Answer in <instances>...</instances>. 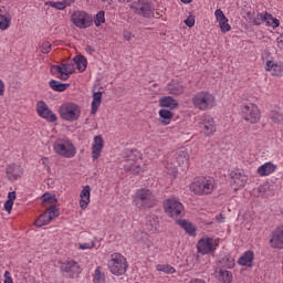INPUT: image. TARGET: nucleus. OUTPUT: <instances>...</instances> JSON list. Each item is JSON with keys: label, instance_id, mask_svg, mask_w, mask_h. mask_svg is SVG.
I'll use <instances>...</instances> for the list:
<instances>
[{"label": "nucleus", "instance_id": "obj_1", "mask_svg": "<svg viewBox=\"0 0 283 283\" xmlns=\"http://www.w3.org/2000/svg\"><path fill=\"white\" fill-rule=\"evenodd\" d=\"M189 149L181 147L177 149L171 158H167L163 161L165 170L169 176L176 178L178 174V167H189Z\"/></svg>", "mask_w": 283, "mask_h": 283}, {"label": "nucleus", "instance_id": "obj_2", "mask_svg": "<svg viewBox=\"0 0 283 283\" xmlns=\"http://www.w3.org/2000/svg\"><path fill=\"white\" fill-rule=\"evenodd\" d=\"M124 169L134 176L143 174L145 167L143 166V155L138 150H126L124 156Z\"/></svg>", "mask_w": 283, "mask_h": 283}, {"label": "nucleus", "instance_id": "obj_3", "mask_svg": "<svg viewBox=\"0 0 283 283\" xmlns=\"http://www.w3.org/2000/svg\"><path fill=\"white\" fill-rule=\"evenodd\" d=\"M189 189L195 196H209L216 190V179L211 177H198L189 184Z\"/></svg>", "mask_w": 283, "mask_h": 283}, {"label": "nucleus", "instance_id": "obj_4", "mask_svg": "<svg viewBox=\"0 0 283 283\" xmlns=\"http://www.w3.org/2000/svg\"><path fill=\"white\" fill-rule=\"evenodd\" d=\"M133 205L140 211L151 209L156 206V195L149 189H137L133 196Z\"/></svg>", "mask_w": 283, "mask_h": 283}, {"label": "nucleus", "instance_id": "obj_5", "mask_svg": "<svg viewBox=\"0 0 283 283\" xmlns=\"http://www.w3.org/2000/svg\"><path fill=\"white\" fill-rule=\"evenodd\" d=\"M127 259L119 252H114L111 254L107 261V269L112 275H125L128 269Z\"/></svg>", "mask_w": 283, "mask_h": 283}, {"label": "nucleus", "instance_id": "obj_6", "mask_svg": "<svg viewBox=\"0 0 283 283\" xmlns=\"http://www.w3.org/2000/svg\"><path fill=\"white\" fill-rule=\"evenodd\" d=\"M57 113L62 120L66 123H76L81 118V106L74 102H65L60 105Z\"/></svg>", "mask_w": 283, "mask_h": 283}, {"label": "nucleus", "instance_id": "obj_7", "mask_svg": "<svg viewBox=\"0 0 283 283\" xmlns=\"http://www.w3.org/2000/svg\"><path fill=\"white\" fill-rule=\"evenodd\" d=\"M192 105L196 109L207 112V109H213L216 107V96L209 92H198L192 96Z\"/></svg>", "mask_w": 283, "mask_h": 283}, {"label": "nucleus", "instance_id": "obj_8", "mask_svg": "<svg viewBox=\"0 0 283 283\" xmlns=\"http://www.w3.org/2000/svg\"><path fill=\"white\" fill-rule=\"evenodd\" d=\"M54 153L61 158H74L76 156V146L70 139L57 138L53 143Z\"/></svg>", "mask_w": 283, "mask_h": 283}, {"label": "nucleus", "instance_id": "obj_9", "mask_svg": "<svg viewBox=\"0 0 283 283\" xmlns=\"http://www.w3.org/2000/svg\"><path fill=\"white\" fill-rule=\"evenodd\" d=\"M241 115L243 120L250 123L251 125H255L260 123L262 118V113L260 112V107L253 103H244L241 106Z\"/></svg>", "mask_w": 283, "mask_h": 283}, {"label": "nucleus", "instance_id": "obj_10", "mask_svg": "<svg viewBox=\"0 0 283 283\" xmlns=\"http://www.w3.org/2000/svg\"><path fill=\"white\" fill-rule=\"evenodd\" d=\"M220 247V239L213 237L205 235L197 242V251L201 255H209V253H214Z\"/></svg>", "mask_w": 283, "mask_h": 283}, {"label": "nucleus", "instance_id": "obj_11", "mask_svg": "<svg viewBox=\"0 0 283 283\" xmlns=\"http://www.w3.org/2000/svg\"><path fill=\"white\" fill-rule=\"evenodd\" d=\"M71 23L78 28V30H87V28H92L94 20L90 13L76 10L71 14Z\"/></svg>", "mask_w": 283, "mask_h": 283}, {"label": "nucleus", "instance_id": "obj_12", "mask_svg": "<svg viewBox=\"0 0 283 283\" xmlns=\"http://www.w3.org/2000/svg\"><path fill=\"white\" fill-rule=\"evenodd\" d=\"M164 211L169 218H180L185 211V206L177 198L170 197L164 201Z\"/></svg>", "mask_w": 283, "mask_h": 283}, {"label": "nucleus", "instance_id": "obj_13", "mask_svg": "<svg viewBox=\"0 0 283 283\" xmlns=\"http://www.w3.org/2000/svg\"><path fill=\"white\" fill-rule=\"evenodd\" d=\"M199 129L206 138H211V136H214L216 132H218L216 119L209 115L202 116L201 120L199 122Z\"/></svg>", "mask_w": 283, "mask_h": 283}, {"label": "nucleus", "instance_id": "obj_14", "mask_svg": "<svg viewBox=\"0 0 283 283\" xmlns=\"http://www.w3.org/2000/svg\"><path fill=\"white\" fill-rule=\"evenodd\" d=\"M130 10L135 12V14H139V17H144L145 19H151L154 17V9L151 4H149L145 0H137L130 4Z\"/></svg>", "mask_w": 283, "mask_h": 283}, {"label": "nucleus", "instance_id": "obj_15", "mask_svg": "<svg viewBox=\"0 0 283 283\" xmlns=\"http://www.w3.org/2000/svg\"><path fill=\"white\" fill-rule=\"evenodd\" d=\"M51 74L61 81H67L71 74H74V64L64 63L51 66Z\"/></svg>", "mask_w": 283, "mask_h": 283}, {"label": "nucleus", "instance_id": "obj_16", "mask_svg": "<svg viewBox=\"0 0 283 283\" xmlns=\"http://www.w3.org/2000/svg\"><path fill=\"white\" fill-rule=\"evenodd\" d=\"M36 113L40 118H43L48 123H56L59 120V117H56V114L52 109H50V106L43 101H39L36 103Z\"/></svg>", "mask_w": 283, "mask_h": 283}, {"label": "nucleus", "instance_id": "obj_17", "mask_svg": "<svg viewBox=\"0 0 283 283\" xmlns=\"http://www.w3.org/2000/svg\"><path fill=\"white\" fill-rule=\"evenodd\" d=\"M249 178L247 177V175L238 169L230 172V185L232 189H234V191L244 188Z\"/></svg>", "mask_w": 283, "mask_h": 283}, {"label": "nucleus", "instance_id": "obj_18", "mask_svg": "<svg viewBox=\"0 0 283 283\" xmlns=\"http://www.w3.org/2000/svg\"><path fill=\"white\" fill-rule=\"evenodd\" d=\"M61 271L66 277H78L81 275V265L74 260L65 261L61 264Z\"/></svg>", "mask_w": 283, "mask_h": 283}, {"label": "nucleus", "instance_id": "obj_19", "mask_svg": "<svg viewBox=\"0 0 283 283\" xmlns=\"http://www.w3.org/2000/svg\"><path fill=\"white\" fill-rule=\"evenodd\" d=\"M54 218H59V209L51 207L35 220V227H45V224H50Z\"/></svg>", "mask_w": 283, "mask_h": 283}, {"label": "nucleus", "instance_id": "obj_20", "mask_svg": "<svg viewBox=\"0 0 283 283\" xmlns=\"http://www.w3.org/2000/svg\"><path fill=\"white\" fill-rule=\"evenodd\" d=\"M185 82L180 80H171L165 87L166 92L171 96H180L185 94Z\"/></svg>", "mask_w": 283, "mask_h": 283}, {"label": "nucleus", "instance_id": "obj_21", "mask_svg": "<svg viewBox=\"0 0 283 283\" xmlns=\"http://www.w3.org/2000/svg\"><path fill=\"white\" fill-rule=\"evenodd\" d=\"M214 17L222 34H227V32H231V24H229V18L224 15V12L222 11V9H217L214 11Z\"/></svg>", "mask_w": 283, "mask_h": 283}, {"label": "nucleus", "instance_id": "obj_22", "mask_svg": "<svg viewBox=\"0 0 283 283\" xmlns=\"http://www.w3.org/2000/svg\"><path fill=\"white\" fill-rule=\"evenodd\" d=\"M92 202V187L90 185H86L82 188L80 192V209L82 211H85L87 207H90V203Z\"/></svg>", "mask_w": 283, "mask_h": 283}, {"label": "nucleus", "instance_id": "obj_23", "mask_svg": "<svg viewBox=\"0 0 283 283\" xmlns=\"http://www.w3.org/2000/svg\"><path fill=\"white\" fill-rule=\"evenodd\" d=\"M103 147H105V140L103 139V135H96L93 138V144H92L93 160H98V158H101V154H103Z\"/></svg>", "mask_w": 283, "mask_h": 283}, {"label": "nucleus", "instance_id": "obj_24", "mask_svg": "<svg viewBox=\"0 0 283 283\" xmlns=\"http://www.w3.org/2000/svg\"><path fill=\"white\" fill-rule=\"evenodd\" d=\"M265 72H269L272 76H282L283 74V62L266 61Z\"/></svg>", "mask_w": 283, "mask_h": 283}, {"label": "nucleus", "instance_id": "obj_25", "mask_svg": "<svg viewBox=\"0 0 283 283\" xmlns=\"http://www.w3.org/2000/svg\"><path fill=\"white\" fill-rule=\"evenodd\" d=\"M270 245L272 249H283V226L273 231Z\"/></svg>", "mask_w": 283, "mask_h": 283}, {"label": "nucleus", "instance_id": "obj_26", "mask_svg": "<svg viewBox=\"0 0 283 283\" xmlns=\"http://www.w3.org/2000/svg\"><path fill=\"white\" fill-rule=\"evenodd\" d=\"M275 171H277V165L273 164V161H266L256 169V174L261 178H266V176H271Z\"/></svg>", "mask_w": 283, "mask_h": 283}, {"label": "nucleus", "instance_id": "obj_27", "mask_svg": "<svg viewBox=\"0 0 283 283\" xmlns=\"http://www.w3.org/2000/svg\"><path fill=\"white\" fill-rule=\"evenodd\" d=\"M6 174L9 180H19V178L23 176V167L17 164H11L7 167Z\"/></svg>", "mask_w": 283, "mask_h": 283}, {"label": "nucleus", "instance_id": "obj_28", "mask_svg": "<svg viewBox=\"0 0 283 283\" xmlns=\"http://www.w3.org/2000/svg\"><path fill=\"white\" fill-rule=\"evenodd\" d=\"M253 260H255V254L253 253V251L248 250L238 259V264L239 266H245L247 269H251L253 268Z\"/></svg>", "mask_w": 283, "mask_h": 283}, {"label": "nucleus", "instance_id": "obj_29", "mask_svg": "<svg viewBox=\"0 0 283 283\" xmlns=\"http://www.w3.org/2000/svg\"><path fill=\"white\" fill-rule=\"evenodd\" d=\"M10 25H12V15L3 9L0 8V30L1 32H6V30H10Z\"/></svg>", "mask_w": 283, "mask_h": 283}, {"label": "nucleus", "instance_id": "obj_30", "mask_svg": "<svg viewBox=\"0 0 283 283\" xmlns=\"http://www.w3.org/2000/svg\"><path fill=\"white\" fill-rule=\"evenodd\" d=\"M247 15H248L250 23H252L253 25H262V23H265V21H266V12L251 13V11H248Z\"/></svg>", "mask_w": 283, "mask_h": 283}, {"label": "nucleus", "instance_id": "obj_31", "mask_svg": "<svg viewBox=\"0 0 283 283\" xmlns=\"http://www.w3.org/2000/svg\"><path fill=\"white\" fill-rule=\"evenodd\" d=\"M159 106L168 109H177L178 101L172 96H163L159 98Z\"/></svg>", "mask_w": 283, "mask_h": 283}, {"label": "nucleus", "instance_id": "obj_32", "mask_svg": "<svg viewBox=\"0 0 283 283\" xmlns=\"http://www.w3.org/2000/svg\"><path fill=\"white\" fill-rule=\"evenodd\" d=\"M103 101V92L93 93V99L91 104V114L94 116L96 112H98V107H101V103Z\"/></svg>", "mask_w": 283, "mask_h": 283}, {"label": "nucleus", "instance_id": "obj_33", "mask_svg": "<svg viewBox=\"0 0 283 283\" xmlns=\"http://www.w3.org/2000/svg\"><path fill=\"white\" fill-rule=\"evenodd\" d=\"M74 3V0H62V1H46L45 6H49V8H54L55 10H65V8H70Z\"/></svg>", "mask_w": 283, "mask_h": 283}, {"label": "nucleus", "instance_id": "obj_34", "mask_svg": "<svg viewBox=\"0 0 283 283\" xmlns=\"http://www.w3.org/2000/svg\"><path fill=\"white\" fill-rule=\"evenodd\" d=\"M172 118H174V113H171L169 109L164 108L159 111V120L161 125H170Z\"/></svg>", "mask_w": 283, "mask_h": 283}, {"label": "nucleus", "instance_id": "obj_35", "mask_svg": "<svg viewBox=\"0 0 283 283\" xmlns=\"http://www.w3.org/2000/svg\"><path fill=\"white\" fill-rule=\"evenodd\" d=\"M75 65H76V70L78 72H85V70H87V59H85V56L83 55H76L73 59Z\"/></svg>", "mask_w": 283, "mask_h": 283}, {"label": "nucleus", "instance_id": "obj_36", "mask_svg": "<svg viewBox=\"0 0 283 283\" xmlns=\"http://www.w3.org/2000/svg\"><path fill=\"white\" fill-rule=\"evenodd\" d=\"M49 85L53 92H65L70 87V84L61 83L56 80H51Z\"/></svg>", "mask_w": 283, "mask_h": 283}, {"label": "nucleus", "instance_id": "obj_37", "mask_svg": "<svg viewBox=\"0 0 283 283\" xmlns=\"http://www.w3.org/2000/svg\"><path fill=\"white\" fill-rule=\"evenodd\" d=\"M218 280L221 283H231L233 282V273L229 272V270H220L218 272Z\"/></svg>", "mask_w": 283, "mask_h": 283}, {"label": "nucleus", "instance_id": "obj_38", "mask_svg": "<svg viewBox=\"0 0 283 283\" xmlns=\"http://www.w3.org/2000/svg\"><path fill=\"white\" fill-rule=\"evenodd\" d=\"M96 242H98L97 238H93L91 241L85 243H78V251H92V249H96Z\"/></svg>", "mask_w": 283, "mask_h": 283}, {"label": "nucleus", "instance_id": "obj_39", "mask_svg": "<svg viewBox=\"0 0 283 283\" xmlns=\"http://www.w3.org/2000/svg\"><path fill=\"white\" fill-rule=\"evenodd\" d=\"M180 227H182L184 231L189 235H196V226L187 220L179 221Z\"/></svg>", "mask_w": 283, "mask_h": 283}, {"label": "nucleus", "instance_id": "obj_40", "mask_svg": "<svg viewBox=\"0 0 283 283\" xmlns=\"http://www.w3.org/2000/svg\"><path fill=\"white\" fill-rule=\"evenodd\" d=\"M105 282V273L103 272L102 266H97L93 273V283H104Z\"/></svg>", "mask_w": 283, "mask_h": 283}, {"label": "nucleus", "instance_id": "obj_41", "mask_svg": "<svg viewBox=\"0 0 283 283\" xmlns=\"http://www.w3.org/2000/svg\"><path fill=\"white\" fill-rule=\"evenodd\" d=\"M156 271H160L161 273H166L168 275H174V273H176V268L169 264H157Z\"/></svg>", "mask_w": 283, "mask_h": 283}, {"label": "nucleus", "instance_id": "obj_42", "mask_svg": "<svg viewBox=\"0 0 283 283\" xmlns=\"http://www.w3.org/2000/svg\"><path fill=\"white\" fill-rule=\"evenodd\" d=\"M42 201L44 205H49L50 209H52V207H56V197L52 196L51 193H44L42 196Z\"/></svg>", "mask_w": 283, "mask_h": 283}, {"label": "nucleus", "instance_id": "obj_43", "mask_svg": "<svg viewBox=\"0 0 283 283\" xmlns=\"http://www.w3.org/2000/svg\"><path fill=\"white\" fill-rule=\"evenodd\" d=\"M265 23H266V25H269L270 28H273V29L280 28V20H277L276 18L271 15V13L265 14Z\"/></svg>", "mask_w": 283, "mask_h": 283}, {"label": "nucleus", "instance_id": "obj_44", "mask_svg": "<svg viewBox=\"0 0 283 283\" xmlns=\"http://www.w3.org/2000/svg\"><path fill=\"white\" fill-rule=\"evenodd\" d=\"M105 23V11H98L94 17V24L96 28H101Z\"/></svg>", "mask_w": 283, "mask_h": 283}, {"label": "nucleus", "instance_id": "obj_45", "mask_svg": "<svg viewBox=\"0 0 283 283\" xmlns=\"http://www.w3.org/2000/svg\"><path fill=\"white\" fill-rule=\"evenodd\" d=\"M40 52L42 54H50V52H52V43L49 41L42 42V45H40Z\"/></svg>", "mask_w": 283, "mask_h": 283}, {"label": "nucleus", "instance_id": "obj_46", "mask_svg": "<svg viewBox=\"0 0 283 283\" xmlns=\"http://www.w3.org/2000/svg\"><path fill=\"white\" fill-rule=\"evenodd\" d=\"M185 23L187 25V28H193V25H196V17L190 14L186 20Z\"/></svg>", "mask_w": 283, "mask_h": 283}, {"label": "nucleus", "instance_id": "obj_47", "mask_svg": "<svg viewBox=\"0 0 283 283\" xmlns=\"http://www.w3.org/2000/svg\"><path fill=\"white\" fill-rule=\"evenodd\" d=\"M12 207H14V202L8 200L4 202L3 208L8 213H12Z\"/></svg>", "mask_w": 283, "mask_h": 283}, {"label": "nucleus", "instance_id": "obj_48", "mask_svg": "<svg viewBox=\"0 0 283 283\" xmlns=\"http://www.w3.org/2000/svg\"><path fill=\"white\" fill-rule=\"evenodd\" d=\"M3 283H14V281L12 280V276L10 275L9 271L4 272V282Z\"/></svg>", "mask_w": 283, "mask_h": 283}, {"label": "nucleus", "instance_id": "obj_49", "mask_svg": "<svg viewBox=\"0 0 283 283\" xmlns=\"http://www.w3.org/2000/svg\"><path fill=\"white\" fill-rule=\"evenodd\" d=\"M6 94V82L0 78V98Z\"/></svg>", "mask_w": 283, "mask_h": 283}, {"label": "nucleus", "instance_id": "obj_50", "mask_svg": "<svg viewBox=\"0 0 283 283\" xmlns=\"http://www.w3.org/2000/svg\"><path fill=\"white\" fill-rule=\"evenodd\" d=\"M14 200H17V192H14V191L9 192L7 201L14 202Z\"/></svg>", "mask_w": 283, "mask_h": 283}, {"label": "nucleus", "instance_id": "obj_51", "mask_svg": "<svg viewBox=\"0 0 283 283\" xmlns=\"http://www.w3.org/2000/svg\"><path fill=\"white\" fill-rule=\"evenodd\" d=\"M125 41H132V39H134V34H132V32L129 31H124V34H123Z\"/></svg>", "mask_w": 283, "mask_h": 283}, {"label": "nucleus", "instance_id": "obj_52", "mask_svg": "<svg viewBox=\"0 0 283 283\" xmlns=\"http://www.w3.org/2000/svg\"><path fill=\"white\" fill-rule=\"evenodd\" d=\"M41 163H42L43 166L46 167L48 171H50V158L43 157V158L41 159Z\"/></svg>", "mask_w": 283, "mask_h": 283}, {"label": "nucleus", "instance_id": "obj_53", "mask_svg": "<svg viewBox=\"0 0 283 283\" xmlns=\"http://www.w3.org/2000/svg\"><path fill=\"white\" fill-rule=\"evenodd\" d=\"M277 46L280 50H283V34L277 38Z\"/></svg>", "mask_w": 283, "mask_h": 283}, {"label": "nucleus", "instance_id": "obj_54", "mask_svg": "<svg viewBox=\"0 0 283 283\" xmlns=\"http://www.w3.org/2000/svg\"><path fill=\"white\" fill-rule=\"evenodd\" d=\"M228 262H229L228 269H233V268L235 266V260H233V259H228Z\"/></svg>", "mask_w": 283, "mask_h": 283}, {"label": "nucleus", "instance_id": "obj_55", "mask_svg": "<svg viewBox=\"0 0 283 283\" xmlns=\"http://www.w3.org/2000/svg\"><path fill=\"white\" fill-rule=\"evenodd\" d=\"M85 50H86V52H87L88 54H94V53L96 52V50H95L93 46H90V45H87V46L85 48Z\"/></svg>", "mask_w": 283, "mask_h": 283}, {"label": "nucleus", "instance_id": "obj_56", "mask_svg": "<svg viewBox=\"0 0 283 283\" xmlns=\"http://www.w3.org/2000/svg\"><path fill=\"white\" fill-rule=\"evenodd\" d=\"M216 220L219 221L220 223L224 222V214H222V213L217 214Z\"/></svg>", "mask_w": 283, "mask_h": 283}, {"label": "nucleus", "instance_id": "obj_57", "mask_svg": "<svg viewBox=\"0 0 283 283\" xmlns=\"http://www.w3.org/2000/svg\"><path fill=\"white\" fill-rule=\"evenodd\" d=\"M154 223L151 224V228L156 231L158 229V218H153Z\"/></svg>", "mask_w": 283, "mask_h": 283}, {"label": "nucleus", "instance_id": "obj_58", "mask_svg": "<svg viewBox=\"0 0 283 283\" xmlns=\"http://www.w3.org/2000/svg\"><path fill=\"white\" fill-rule=\"evenodd\" d=\"M119 3H132V0H118Z\"/></svg>", "mask_w": 283, "mask_h": 283}, {"label": "nucleus", "instance_id": "obj_59", "mask_svg": "<svg viewBox=\"0 0 283 283\" xmlns=\"http://www.w3.org/2000/svg\"><path fill=\"white\" fill-rule=\"evenodd\" d=\"M193 0H181L182 3H191Z\"/></svg>", "mask_w": 283, "mask_h": 283}, {"label": "nucleus", "instance_id": "obj_60", "mask_svg": "<svg viewBox=\"0 0 283 283\" xmlns=\"http://www.w3.org/2000/svg\"><path fill=\"white\" fill-rule=\"evenodd\" d=\"M150 247H151V243H148V244H147V249H149Z\"/></svg>", "mask_w": 283, "mask_h": 283}, {"label": "nucleus", "instance_id": "obj_61", "mask_svg": "<svg viewBox=\"0 0 283 283\" xmlns=\"http://www.w3.org/2000/svg\"><path fill=\"white\" fill-rule=\"evenodd\" d=\"M277 120H282V116H280V118H279V119H276V122H277Z\"/></svg>", "mask_w": 283, "mask_h": 283}]
</instances>
